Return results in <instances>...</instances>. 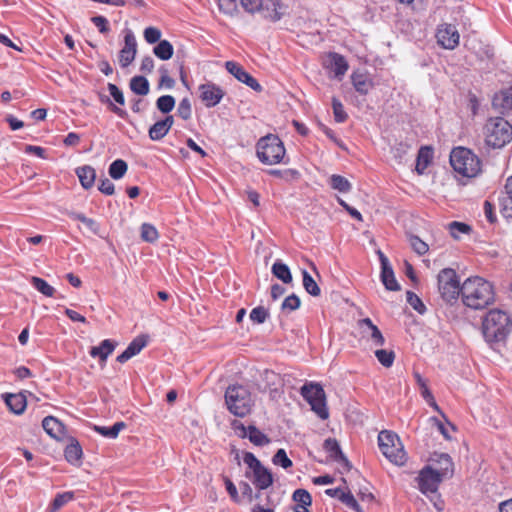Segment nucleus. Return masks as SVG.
<instances>
[{
    "instance_id": "f257e3e1",
    "label": "nucleus",
    "mask_w": 512,
    "mask_h": 512,
    "mask_svg": "<svg viewBox=\"0 0 512 512\" xmlns=\"http://www.w3.org/2000/svg\"><path fill=\"white\" fill-rule=\"evenodd\" d=\"M463 304L474 310H481L493 304L495 300L493 286L481 277H470L461 285Z\"/></svg>"
},
{
    "instance_id": "f03ea898",
    "label": "nucleus",
    "mask_w": 512,
    "mask_h": 512,
    "mask_svg": "<svg viewBox=\"0 0 512 512\" xmlns=\"http://www.w3.org/2000/svg\"><path fill=\"white\" fill-rule=\"evenodd\" d=\"M483 334L489 342H499L506 339L512 327L510 317L505 311L490 310L483 319Z\"/></svg>"
},
{
    "instance_id": "7ed1b4c3",
    "label": "nucleus",
    "mask_w": 512,
    "mask_h": 512,
    "mask_svg": "<svg viewBox=\"0 0 512 512\" xmlns=\"http://www.w3.org/2000/svg\"><path fill=\"white\" fill-rule=\"evenodd\" d=\"M224 397L226 407L231 414L242 418L251 412L254 401L247 387L239 384L230 385Z\"/></svg>"
},
{
    "instance_id": "20e7f679",
    "label": "nucleus",
    "mask_w": 512,
    "mask_h": 512,
    "mask_svg": "<svg viewBox=\"0 0 512 512\" xmlns=\"http://www.w3.org/2000/svg\"><path fill=\"white\" fill-rule=\"evenodd\" d=\"M485 142L492 148H501L512 139V126L502 117L490 118L485 127Z\"/></svg>"
},
{
    "instance_id": "39448f33",
    "label": "nucleus",
    "mask_w": 512,
    "mask_h": 512,
    "mask_svg": "<svg viewBox=\"0 0 512 512\" xmlns=\"http://www.w3.org/2000/svg\"><path fill=\"white\" fill-rule=\"evenodd\" d=\"M450 164L457 173L465 177H474L480 171V160L469 149L463 147L451 151Z\"/></svg>"
},
{
    "instance_id": "423d86ee",
    "label": "nucleus",
    "mask_w": 512,
    "mask_h": 512,
    "mask_svg": "<svg viewBox=\"0 0 512 512\" xmlns=\"http://www.w3.org/2000/svg\"><path fill=\"white\" fill-rule=\"evenodd\" d=\"M257 156L267 165L280 163L285 156V148L278 136L267 135L257 143Z\"/></svg>"
},
{
    "instance_id": "0eeeda50",
    "label": "nucleus",
    "mask_w": 512,
    "mask_h": 512,
    "mask_svg": "<svg viewBox=\"0 0 512 512\" xmlns=\"http://www.w3.org/2000/svg\"><path fill=\"white\" fill-rule=\"evenodd\" d=\"M379 448L383 455L396 465H403L406 460V453L399 437L391 431H381L378 435Z\"/></svg>"
},
{
    "instance_id": "6e6552de",
    "label": "nucleus",
    "mask_w": 512,
    "mask_h": 512,
    "mask_svg": "<svg viewBox=\"0 0 512 512\" xmlns=\"http://www.w3.org/2000/svg\"><path fill=\"white\" fill-rule=\"evenodd\" d=\"M301 395L311 405V409L321 418L329 416L326 407V397L323 388L317 383H308L302 386Z\"/></svg>"
},
{
    "instance_id": "1a4fd4ad",
    "label": "nucleus",
    "mask_w": 512,
    "mask_h": 512,
    "mask_svg": "<svg viewBox=\"0 0 512 512\" xmlns=\"http://www.w3.org/2000/svg\"><path fill=\"white\" fill-rule=\"evenodd\" d=\"M438 287L442 298L451 302L461 294V286L453 269H443L438 275Z\"/></svg>"
},
{
    "instance_id": "9d476101",
    "label": "nucleus",
    "mask_w": 512,
    "mask_h": 512,
    "mask_svg": "<svg viewBox=\"0 0 512 512\" xmlns=\"http://www.w3.org/2000/svg\"><path fill=\"white\" fill-rule=\"evenodd\" d=\"M442 476L431 466L424 468L418 476L419 489L424 494H436L438 485L441 482Z\"/></svg>"
},
{
    "instance_id": "9b49d317",
    "label": "nucleus",
    "mask_w": 512,
    "mask_h": 512,
    "mask_svg": "<svg viewBox=\"0 0 512 512\" xmlns=\"http://www.w3.org/2000/svg\"><path fill=\"white\" fill-rule=\"evenodd\" d=\"M137 54L136 38L131 30H127L124 36V46L119 51V64L121 67H128L135 59Z\"/></svg>"
},
{
    "instance_id": "f8f14e48",
    "label": "nucleus",
    "mask_w": 512,
    "mask_h": 512,
    "mask_svg": "<svg viewBox=\"0 0 512 512\" xmlns=\"http://www.w3.org/2000/svg\"><path fill=\"white\" fill-rule=\"evenodd\" d=\"M200 99L206 107L216 106L224 97V91L214 83H205L199 86Z\"/></svg>"
},
{
    "instance_id": "ddd939ff",
    "label": "nucleus",
    "mask_w": 512,
    "mask_h": 512,
    "mask_svg": "<svg viewBox=\"0 0 512 512\" xmlns=\"http://www.w3.org/2000/svg\"><path fill=\"white\" fill-rule=\"evenodd\" d=\"M436 37L438 43L445 49H454L459 44V33L456 27L452 24H443L438 30Z\"/></svg>"
},
{
    "instance_id": "4468645a",
    "label": "nucleus",
    "mask_w": 512,
    "mask_h": 512,
    "mask_svg": "<svg viewBox=\"0 0 512 512\" xmlns=\"http://www.w3.org/2000/svg\"><path fill=\"white\" fill-rule=\"evenodd\" d=\"M358 326L362 337L371 341L375 346H383L385 338L379 328L373 324L370 318H364L358 321Z\"/></svg>"
},
{
    "instance_id": "2eb2a0df",
    "label": "nucleus",
    "mask_w": 512,
    "mask_h": 512,
    "mask_svg": "<svg viewBox=\"0 0 512 512\" xmlns=\"http://www.w3.org/2000/svg\"><path fill=\"white\" fill-rule=\"evenodd\" d=\"M227 71L232 74L238 81L246 84L254 91L260 92L262 90L261 85L258 81L253 78L248 72H246L241 65L233 61H227L225 63Z\"/></svg>"
},
{
    "instance_id": "dca6fc26",
    "label": "nucleus",
    "mask_w": 512,
    "mask_h": 512,
    "mask_svg": "<svg viewBox=\"0 0 512 512\" xmlns=\"http://www.w3.org/2000/svg\"><path fill=\"white\" fill-rule=\"evenodd\" d=\"M379 259L381 262V281L384 284L385 288L390 291H399L400 285L398 284L394 271L387 259V257L381 252L378 251Z\"/></svg>"
},
{
    "instance_id": "f3484780",
    "label": "nucleus",
    "mask_w": 512,
    "mask_h": 512,
    "mask_svg": "<svg viewBox=\"0 0 512 512\" xmlns=\"http://www.w3.org/2000/svg\"><path fill=\"white\" fill-rule=\"evenodd\" d=\"M245 476L250 478L259 490L267 489L273 483V476L271 472L263 465L255 469L253 472L246 471Z\"/></svg>"
},
{
    "instance_id": "a211bd4d",
    "label": "nucleus",
    "mask_w": 512,
    "mask_h": 512,
    "mask_svg": "<svg viewBox=\"0 0 512 512\" xmlns=\"http://www.w3.org/2000/svg\"><path fill=\"white\" fill-rule=\"evenodd\" d=\"M325 65L334 74V77L338 79L345 75L349 67L345 58L337 53H330L327 56Z\"/></svg>"
},
{
    "instance_id": "6ab92c4d",
    "label": "nucleus",
    "mask_w": 512,
    "mask_h": 512,
    "mask_svg": "<svg viewBox=\"0 0 512 512\" xmlns=\"http://www.w3.org/2000/svg\"><path fill=\"white\" fill-rule=\"evenodd\" d=\"M493 108L500 114L512 110V88H506L496 93L492 100Z\"/></svg>"
},
{
    "instance_id": "aec40b11",
    "label": "nucleus",
    "mask_w": 512,
    "mask_h": 512,
    "mask_svg": "<svg viewBox=\"0 0 512 512\" xmlns=\"http://www.w3.org/2000/svg\"><path fill=\"white\" fill-rule=\"evenodd\" d=\"M282 6L279 0H262V7L260 13L262 16L270 21L276 22L281 19L283 12H281Z\"/></svg>"
},
{
    "instance_id": "412c9836",
    "label": "nucleus",
    "mask_w": 512,
    "mask_h": 512,
    "mask_svg": "<svg viewBox=\"0 0 512 512\" xmlns=\"http://www.w3.org/2000/svg\"><path fill=\"white\" fill-rule=\"evenodd\" d=\"M324 449L330 453V456L337 462L342 463L343 466L349 470L351 465L345 455L342 453L340 446L336 439L328 438L324 441Z\"/></svg>"
},
{
    "instance_id": "4be33fe9",
    "label": "nucleus",
    "mask_w": 512,
    "mask_h": 512,
    "mask_svg": "<svg viewBox=\"0 0 512 512\" xmlns=\"http://www.w3.org/2000/svg\"><path fill=\"white\" fill-rule=\"evenodd\" d=\"M351 82L354 89L361 95H367L373 87L371 78L367 74L359 71L352 73Z\"/></svg>"
},
{
    "instance_id": "5701e85b",
    "label": "nucleus",
    "mask_w": 512,
    "mask_h": 512,
    "mask_svg": "<svg viewBox=\"0 0 512 512\" xmlns=\"http://www.w3.org/2000/svg\"><path fill=\"white\" fill-rule=\"evenodd\" d=\"M262 379L264 381V390H269L272 398L280 396L278 386L281 383L280 375L271 370H265L262 373Z\"/></svg>"
},
{
    "instance_id": "b1692460",
    "label": "nucleus",
    "mask_w": 512,
    "mask_h": 512,
    "mask_svg": "<svg viewBox=\"0 0 512 512\" xmlns=\"http://www.w3.org/2000/svg\"><path fill=\"white\" fill-rule=\"evenodd\" d=\"M42 427L52 438L60 439L64 435V425L53 416L45 417L42 421Z\"/></svg>"
},
{
    "instance_id": "393cba45",
    "label": "nucleus",
    "mask_w": 512,
    "mask_h": 512,
    "mask_svg": "<svg viewBox=\"0 0 512 512\" xmlns=\"http://www.w3.org/2000/svg\"><path fill=\"white\" fill-rule=\"evenodd\" d=\"M5 403L10 411L16 415L22 414L27 406L26 396L23 393L6 394Z\"/></svg>"
},
{
    "instance_id": "a878e982",
    "label": "nucleus",
    "mask_w": 512,
    "mask_h": 512,
    "mask_svg": "<svg viewBox=\"0 0 512 512\" xmlns=\"http://www.w3.org/2000/svg\"><path fill=\"white\" fill-rule=\"evenodd\" d=\"M146 346V340L143 337L135 338L118 357L117 361L125 363L133 356L137 355Z\"/></svg>"
},
{
    "instance_id": "bb28decb",
    "label": "nucleus",
    "mask_w": 512,
    "mask_h": 512,
    "mask_svg": "<svg viewBox=\"0 0 512 512\" xmlns=\"http://www.w3.org/2000/svg\"><path fill=\"white\" fill-rule=\"evenodd\" d=\"M76 174L84 189L93 187L96 179V171L92 166L84 165L76 169Z\"/></svg>"
},
{
    "instance_id": "cd10ccee",
    "label": "nucleus",
    "mask_w": 512,
    "mask_h": 512,
    "mask_svg": "<svg viewBox=\"0 0 512 512\" xmlns=\"http://www.w3.org/2000/svg\"><path fill=\"white\" fill-rule=\"evenodd\" d=\"M115 349V343L109 339L103 340L99 346H94L90 350L92 357H99L101 363H105L106 359Z\"/></svg>"
},
{
    "instance_id": "c85d7f7f",
    "label": "nucleus",
    "mask_w": 512,
    "mask_h": 512,
    "mask_svg": "<svg viewBox=\"0 0 512 512\" xmlns=\"http://www.w3.org/2000/svg\"><path fill=\"white\" fill-rule=\"evenodd\" d=\"M413 375L416 380V383L418 384V386L421 389L422 397L426 400V402L430 406H432L436 411L440 412V408L437 405V403L435 402V399L427 386L426 380L421 376V374L418 371H414Z\"/></svg>"
},
{
    "instance_id": "c756f323",
    "label": "nucleus",
    "mask_w": 512,
    "mask_h": 512,
    "mask_svg": "<svg viewBox=\"0 0 512 512\" xmlns=\"http://www.w3.org/2000/svg\"><path fill=\"white\" fill-rule=\"evenodd\" d=\"M433 157V151L430 147H422L417 156L416 160V171L418 174H423L425 169L430 164Z\"/></svg>"
},
{
    "instance_id": "7c9ffc66",
    "label": "nucleus",
    "mask_w": 512,
    "mask_h": 512,
    "mask_svg": "<svg viewBox=\"0 0 512 512\" xmlns=\"http://www.w3.org/2000/svg\"><path fill=\"white\" fill-rule=\"evenodd\" d=\"M437 459H434L438 465V467L434 468L438 473H440L442 476L446 477L448 475H451L453 472V463L448 454H439L436 455Z\"/></svg>"
},
{
    "instance_id": "2f4dec72",
    "label": "nucleus",
    "mask_w": 512,
    "mask_h": 512,
    "mask_svg": "<svg viewBox=\"0 0 512 512\" xmlns=\"http://www.w3.org/2000/svg\"><path fill=\"white\" fill-rule=\"evenodd\" d=\"M66 460L71 464H77L82 457V448L77 441H72L64 452Z\"/></svg>"
},
{
    "instance_id": "473e14b6",
    "label": "nucleus",
    "mask_w": 512,
    "mask_h": 512,
    "mask_svg": "<svg viewBox=\"0 0 512 512\" xmlns=\"http://www.w3.org/2000/svg\"><path fill=\"white\" fill-rule=\"evenodd\" d=\"M130 89L137 95L145 96L149 93V82L143 76H134L130 80Z\"/></svg>"
},
{
    "instance_id": "72a5a7b5",
    "label": "nucleus",
    "mask_w": 512,
    "mask_h": 512,
    "mask_svg": "<svg viewBox=\"0 0 512 512\" xmlns=\"http://www.w3.org/2000/svg\"><path fill=\"white\" fill-rule=\"evenodd\" d=\"M154 54L161 60H169L173 56V46L168 40H161L153 49Z\"/></svg>"
},
{
    "instance_id": "f704fd0d",
    "label": "nucleus",
    "mask_w": 512,
    "mask_h": 512,
    "mask_svg": "<svg viewBox=\"0 0 512 512\" xmlns=\"http://www.w3.org/2000/svg\"><path fill=\"white\" fill-rule=\"evenodd\" d=\"M272 273L275 277L284 283H290L292 281V275L289 267L281 262H275L272 266Z\"/></svg>"
},
{
    "instance_id": "c9c22d12",
    "label": "nucleus",
    "mask_w": 512,
    "mask_h": 512,
    "mask_svg": "<svg viewBox=\"0 0 512 512\" xmlns=\"http://www.w3.org/2000/svg\"><path fill=\"white\" fill-rule=\"evenodd\" d=\"M125 426L124 422H116L111 427L94 426V430L106 438L114 439Z\"/></svg>"
},
{
    "instance_id": "e433bc0d",
    "label": "nucleus",
    "mask_w": 512,
    "mask_h": 512,
    "mask_svg": "<svg viewBox=\"0 0 512 512\" xmlns=\"http://www.w3.org/2000/svg\"><path fill=\"white\" fill-rule=\"evenodd\" d=\"M292 499L297 502L294 508H308L312 504L310 493L305 489H297L292 495Z\"/></svg>"
},
{
    "instance_id": "4c0bfd02",
    "label": "nucleus",
    "mask_w": 512,
    "mask_h": 512,
    "mask_svg": "<svg viewBox=\"0 0 512 512\" xmlns=\"http://www.w3.org/2000/svg\"><path fill=\"white\" fill-rule=\"evenodd\" d=\"M248 438L249 440L257 446H263L270 442L269 438L263 434L259 429L255 426H248Z\"/></svg>"
},
{
    "instance_id": "58836bf2",
    "label": "nucleus",
    "mask_w": 512,
    "mask_h": 512,
    "mask_svg": "<svg viewBox=\"0 0 512 512\" xmlns=\"http://www.w3.org/2000/svg\"><path fill=\"white\" fill-rule=\"evenodd\" d=\"M128 166L127 163L124 160L117 159L114 162L111 163L109 167V175L113 179H120L122 178L125 173L127 172Z\"/></svg>"
},
{
    "instance_id": "ea45409f",
    "label": "nucleus",
    "mask_w": 512,
    "mask_h": 512,
    "mask_svg": "<svg viewBox=\"0 0 512 512\" xmlns=\"http://www.w3.org/2000/svg\"><path fill=\"white\" fill-rule=\"evenodd\" d=\"M31 283L36 290L47 297H52L55 293V289L40 277L33 276Z\"/></svg>"
},
{
    "instance_id": "a19ab883",
    "label": "nucleus",
    "mask_w": 512,
    "mask_h": 512,
    "mask_svg": "<svg viewBox=\"0 0 512 512\" xmlns=\"http://www.w3.org/2000/svg\"><path fill=\"white\" fill-rule=\"evenodd\" d=\"M329 183L331 187L339 192H349L351 190V183L341 175L333 174L330 177Z\"/></svg>"
},
{
    "instance_id": "79ce46f5",
    "label": "nucleus",
    "mask_w": 512,
    "mask_h": 512,
    "mask_svg": "<svg viewBox=\"0 0 512 512\" xmlns=\"http://www.w3.org/2000/svg\"><path fill=\"white\" fill-rule=\"evenodd\" d=\"M74 497L73 492H64L61 494H58L54 500L52 501L49 511L50 512H57L59 509H61L65 504L70 502Z\"/></svg>"
},
{
    "instance_id": "37998d69",
    "label": "nucleus",
    "mask_w": 512,
    "mask_h": 512,
    "mask_svg": "<svg viewBox=\"0 0 512 512\" xmlns=\"http://www.w3.org/2000/svg\"><path fill=\"white\" fill-rule=\"evenodd\" d=\"M303 274V286L305 290L312 296H319L321 293V290L318 286V284L315 282V280L312 278V276L304 270L302 272Z\"/></svg>"
},
{
    "instance_id": "c03bdc74",
    "label": "nucleus",
    "mask_w": 512,
    "mask_h": 512,
    "mask_svg": "<svg viewBox=\"0 0 512 512\" xmlns=\"http://www.w3.org/2000/svg\"><path fill=\"white\" fill-rule=\"evenodd\" d=\"M375 356L381 365L386 368L391 367L395 360V353L392 350L377 349L375 351Z\"/></svg>"
},
{
    "instance_id": "a18cd8bd",
    "label": "nucleus",
    "mask_w": 512,
    "mask_h": 512,
    "mask_svg": "<svg viewBox=\"0 0 512 512\" xmlns=\"http://www.w3.org/2000/svg\"><path fill=\"white\" fill-rule=\"evenodd\" d=\"M159 237L157 229L149 224L144 223L141 226V238L145 242L153 243L155 242Z\"/></svg>"
},
{
    "instance_id": "49530a36",
    "label": "nucleus",
    "mask_w": 512,
    "mask_h": 512,
    "mask_svg": "<svg viewBox=\"0 0 512 512\" xmlns=\"http://www.w3.org/2000/svg\"><path fill=\"white\" fill-rule=\"evenodd\" d=\"M218 6L221 12L230 17L236 16L239 12L237 0H218Z\"/></svg>"
},
{
    "instance_id": "de8ad7c7",
    "label": "nucleus",
    "mask_w": 512,
    "mask_h": 512,
    "mask_svg": "<svg viewBox=\"0 0 512 512\" xmlns=\"http://www.w3.org/2000/svg\"><path fill=\"white\" fill-rule=\"evenodd\" d=\"M156 106L162 113H169L175 106V99L171 95H164L157 99Z\"/></svg>"
},
{
    "instance_id": "09e8293b",
    "label": "nucleus",
    "mask_w": 512,
    "mask_h": 512,
    "mask_svg": "<svg viewBox=\"0 0 512 512\" xmlns=\"http://www.w3.org/2000/svg\"><path fill=\"white\" fill-rule=\"evenodd\" d=\"M169 130L165 127V125L160 121L154 123L149 129V137L151 140L157 141L162 139L167 135Z\"/></svg>"
},
{
    "instance_id": "8fccbe9b",
    "label": "nucleus",
    "mask_w": 512,
    "mask_h": 512,
    "mask_svg": "<svg viewBox=\"0 0 512 512\" xmlns=\"http://www.w3.org/2000/svg\"><path fill=\"white\" fill-rule=\"evenodd\" d=\"M70 216L73 219L82 222L94 234H98L99 233L100 227H99V224L95 220L86 217L82 213H71Z\"/></svg>"
},
{
    "instance_id": "3c124183",
    "label": "nucleus",
    "mask_w": 512,
    "mask_h": 512,
    "mask_svg": "<svg viewBox=\"0 0 512 512\" xmlns=\"http://www.w3.org/2000/svg\"><path fill=\"white\" fill-rule=\"evenodd\" d=\"M449 230L453 238L459 239L460 234H468L471 227L465 223L453 221L449 224Z\"/></svg>"
},
{
    "instance_id": "603ef678",
    "label": "nucleus",
    "mask_w": 512,
    "mask_h": 512,
    "mask_svg": "<svg viewBox=\"0 0 512 512\" xmlns=\"http://www.w3.org/2000/svg\"><path fill=\"white\" fill-rule=\"evenodd\" d=\"M339 500L355 512H363L362 508L350 491H343Z\"/></svg>"
},
{
    "instance_id": "864d4df0",
    "label": "nucleus",
    "mask_w": 512,
    "mask_h": 512,
    "mask_svg": "<svg viewBox=\"0 0 512 512\" xmlns=\"http://www.w3.org/2000/svg\"><path fill=\"white\" fill-rule=\"evenodd\" d=\"M301 301L299 297L295 294H291L290 296L286 297L284 301L282 302L281 309L284 312H291L300 307Z\"/></svg>"
},
{
    "instance_id": "5fc2aeb1",
    "label": "nucleus",
    "mask_w": 512,
    "mask_h": 512,
    "mask_svg": "<svg viewBox=\"0 0 512 512\" xmlns=\"http://www.w3.org/2000/svg\"><path fill=\"white\" fill-rule=\"evenodd\" d=\"M332 108L336 122L342 123L347 119V114L344 111L342 103L335 97L332 99Z\"/></svg>"
},
{
    "instance_id": "6e6d98bb",
    "label": "nucleus",
    "mask_w": 512,
    "mask_h": 512,
    "mask_svg": "<svg viewBox=\"0 0 512 512\" xmlns=\"http://www.w3.org/2000/svg\"><path fill=\"white\" fill-rule=\"evenodd\" d=\"M275 465H279L284 469L292 466V461L288 458L284 449H279L272 459Z\"/></svg>"
},
{
    "instance_id": "4d7b16f0",
    "label": "nucleus",
    "mask_w": 512,
    "mask_h": 512,
    "mask_svg": "<svg viewBox=\"0 0 512 512\" xmlns=\"http://www.w3.org/2000/svg\"><path fill=\"white\" fill-rule=\"evenodd\" d=\"M409 243L412 249L419 255H423L428 251V245L417 236L411 235Z\"/></svg>"
},
{
    "instance_id": "13d9d810",
    "label": "nucleus",
    "mask_w": 512,
    "mask_h": 512,
    "mask_svg": "<svg viewBox=\"0 0 512 512\" xmlns=\"http://www.w3.org/2000/svg\"><path fill=\"white\" fill-rule=\"evenodd\" d=\"M250 319L257 323L261 324L264 323L268 317V311L263 306H258L250 312Z\"/></svg>"
},
{
    "instance_id": "bf43d9fd",
    "label": "nucleus",
    "mask_w": 512,
    "mask_h": 512,
    "mask_svg": "<svg viewBox=\"0 0 512 512\" xmlns=\"http://www.w3.org/2000/svg\"><path fill=\"white\" fill-rule=\"evenodd\" d=\"M407 302L420 314L425 312V306L421 299L411 291L407 292Z\"/></svg>"
},
{
    "instance_id": "052dcab7",
    "label": "nucleus",
    "mask_w": 512,
    "mask_h": 512,
    "mask_svg": "<svg viewBox=\"0 0 512 512\" xmlns=\"http://www.w3.org/2000/svg\"><path fill=\"white\" fill-rule=\"evenodd\" d=\"M501 212L507 219H512V196L505 195L500 199Z\"/></svg>"
},
{
    "instance_id": "680f3d73",
    "label": "nucleus",
    "mask_w": 512,
    "mask_h": 512,
    "mask_svg": "<svg viewBox=\"0 0 512 512\" xmlns=\"http://www.w3.org/2000/svg\"><path fill=\"white\" fill-rule=\"evenodd\" d=\"M240 3L243 9L250 14L260 11L262 7V0H240Z\"/></svg>"
},
{
    "instance_id": "e2e57ef3",
    "label": "nucleus",
    "mask_w": 512,
    "mask_h": 512,
    "mask_svg": "<svg viewBox=\"0 0 512 512\" xmlns=\"http://www.w3.org/2000/svg\"><path fill=\"white\" fill-rule=\"evenodd\" d=\"M177 112L184 120H188L191 117V103L189 99L184 98L180 101Z\"/></svg>"
},
{
    "instance_id": "0e129e2a",
    "label": "nucleus",
    "mask_w": 512,
    "mask_h": 512,
    "mask_svg": "<svg viewBox=\"0 0 512 512\" xmlns=\"http://www.w3.org/2000/svg\"><path fill=\"white\" fill-rule=\"evenodd\" d=\"M144 38L150 44L159 43L161 41V31L155 27H148L144 30Z\"/></svg>"
},
{
    "instance_id": "69168bd1",
    "label": "nucleus",
    "mask_w": 512,
    "mask_h": 512,
    "mask_svg": "<svg viewBox=\"0 0 512 512\" xmlns=\"http://www.w3.org/2000/svg\"><path fill=\"white\" fill-rule=\"evenodd\" d=\"M159 71L161 73L159 87H165L167 89H172L175 85V81L173 78H171L168 75V70L165 67H161Z\"/></svg>"
},
{
    "instance_id": "338daca9",
    "label": "nucleus",
    "mask_w": 512,
    "mask_h": 512,
    "mask_svg": "<svg viewBox=\"0 0 512 512\" xmlns=\"http://www.w3.org/2000/svg\"><path fill=\"white\" fill-rule=\"evenodd\" d=\"M243 461L250 469L249 472H253L255 469L262 466L261 462L250 452L244 454Z\"/></svg>"
},
{
    "instance_id": "774afa93",
    "label": "nucleus",
    "mask_w": 512,
    "mask_h": 512,
    "mask_svg": "<svg viewBox=\"0 0 512 512\" xmlns=\"http://www.w3.org/2000/svg\"><path fill=\"white\" fill-rule=\"evenodd\" d=\"M93 24L99 29L100 33L106 34L109 32L108 20L103 16H94L91 18Z\"/></svg>"
}]
</instances>
